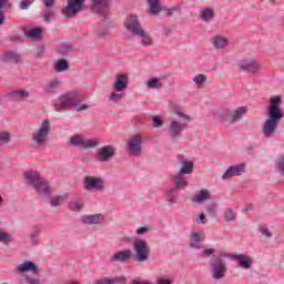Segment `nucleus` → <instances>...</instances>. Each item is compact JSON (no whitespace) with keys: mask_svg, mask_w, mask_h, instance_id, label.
Segmentation results:
<instances>
[{"mask_svg":"<svg viewBox=\"0 0 284 284\" xmlns=\"http://www.w3.org/2000/svg\"><path fill=\"white\" fill-rule=\"evenodd\" d=\"M124 97H125L124 91L113 90V92H111L110 95H109V101L111 103H121V101H123Z\"/></svg>","mask_w":284,"mask_h":284,"instance_id":"obj_39","label":"nucleus"},{"mask_svg":"<svg viewBox=\"0 0 284 284\" xmlns=\"http://www.w3.org/2000/svg\"><path fill=\"white\" fill-rule=\"evenodd\" d=\"M1 63H20L21 54L17 51H7L0 55Z\"/></svg>","mask_w":284,"mask_h":284,"instance_id":"obj_26","label":"nucleus"},{"mask_svg":"<svg viewBox=\"0 0 284 284\" xmlns=\"http://www.w3.org/2000/svg\"><path fill=\"white\" fill-rule=\"evenodd\" d=\"M258 232L262 234V236H265V239H270L272 236V233L270 232L267 225L258 226Z\"/></svg>","mask_w":284,"mask_h":284,"instance_id":"obj_53","label":"nucleus"},{"mask_svg":"<svg viewBox=\"0 0 284 284\" xmlns=\"http://www.w3.org/2000/svg\"><path fill=\"white\" fill-rule=\"evenodd\" d=\"M105 221V215L98 213V214H88V215H82L80 223L82 225H101Z\"/></svg>","mask_w":284,"mask_h":284,"instance_id":"obj_20","label":"nucleus"},{"mask_svg":"<svg viewBox=\"0 0 284 284\" xmlns=\"http://www.w3.org/2000/svg\"><path fill=\"white\" fill-rule=\"evenodd\" d=\"M126 152L131 156H141L143 154V136L141 134H133L126 141Z\"/></svg>","mask_w":284,"mask_h":284,"instance_id":"obj_9","label":"nucleus"},{"mask_svg":"<svg viewBox=\"0 0 284 284\" xmlns=\"http://www.w3.org/2000/svg\"><path fill=\"white\" fill-rule=\"evenodd\" d=\"M84 190H95L97 192H103L105 190V180L101 176L88 175L84 178Z\"/></svg>","mask_w":284,"mask_h":284,"instance_id":"obj_14","label":"nucleus"},{"mask_svg":"<svg viewBox=\"0 0 284 284\" xmlns=\"http://www.w3.org/2000/svg\"><path fill=\"white\" fill-rule=\"evenodd\" d=\"M116 156V148L112 145H103L99 148L95 152V158L100 163H108Z\"/></svg>","mask_w":284,"mask_h":284,"instance_id":"obj_13","label":"nucleus"},{"mask_svg":"<svg viewBox=\"0 0 284 284\" xmlns=\"http://www.w3.org/2000/svg\"><path fill=\"white\" fill-rule=\"evenodd\" d=\"M55 112H85L90 110L89 104L83 103V97L77 92H67L54 100Z\"/></svg>","mask_w":284,"mask_h":284,"instance_id":"obj_3","label":"nucleus"},{"mask_svg":"<svg viewBox=\"0 0 284 284\" xmlns=\"http://www.w3.org/2000/svg\"><path fill=\"white\" fill-rule=\"evenodd\" d=\"M245 168H247L245 163L229 166L222 175V181H227L233 176H241L242 174H245Z\"/></svg>","mask_w":284,"mask_h":284,"instance_id":"obj_16","label":"nucleus"},{"mask_svg":"<svg viewBox=\"0 0 284 284\" xmlns=\"http://www.w3.org/2000/svg\"><path fill=\"white\" fill-rule=\"evenodd\" d=\"M227 274V265L221 256L211 262V276L214 281H221Z\"/></svg>","mask_w":284,"mask_h":284,"instance_id":"obj_11","label":"nucleus"},{"mask_svg":"<svg viewBox=\"0 0 284 284\" xmlns=\"http://www.w3.org/2000/svg\"><path fill=\"white\" fill-rule=\"evenodd\" d=\"M274 165H275V171L280 173V176H284V155L283 154L278 155L275 159Z\"/></svg>","mask_w":284,"mask_h":284,"instance_id":"obj_43","label":"nucleus"},{"mask_svg":"<svg viewBox=\"0 0 284 284\" xmlns=\"http://www.w3.org/2000/svg\"><path fill=\"white\" fill-rule=\"evenodd\" d=\"M22 176L24 185L33 187L38 194H42L43 196H50V194H52L50 184H48V182L43 180L41 174H39L37 171L27 170L23 172Z\"/></svg>","mask_w":284,"mask_h":284,"instance_id":"obj_4","label":"nucleus"},{"mask_svg":"<svg viewBox=\"0 0 284 284\" xmlns=\"http://www.w3.org/2000/svg\"><path fill=\"white\" fill-rule=\"evenodd\" d=\"M173 114H175V116H178V119H181L179 122L180 123H190L192 121V118L187 114H185V112H183V108H181L180 105H173Z\"/></svg>","mask_w":284,"mask_h":284,"instance_id":"obj_32","label":"nucleus"},{"mask_svg":"<svg viewBox=\"0 0 284 284\" xmlns=\"http://www.w3.org/2000/svg\"><path fill=\"white\" fill-rule=\"evenodd\" d=\"M146 6L149 8L150 14H153V17H159V14L163 12L161 0H146Z\"/></svg>","mask_w":284,"mask_h":284,"instance_id":"obj_27","label":"nucleus"},{"mask_svg":"<svg viewBox=\"0 0 284 284\" xmlns=\"http://www.w3.org/2000/svg\"><path fill=\"white\" fill-rule=\"evenodd\" d=\"M211 43L213 44V48H215V50H225V48L230 45V41L223 36H214L211 39Z\"/></svg>","mask_w":284,"mask_h":284,"instance_id":"obj_28","label":"nucleus"},{"mask_svg":"<svg viewBox=\"0 0 284 284\" xmlns=\"http://www.w3.org/2000/svg\"><path fill=\"white\" fill-rule=\"evenodd\" d=\"M7 97L13 101H23V99H30V91L26 89H14L8 92Z\"/></svg>","mask_w":284,"mask_h":284,"instance_id":"obj_25","label":"nucleus"},{"mask_svg":"<svg viewBox=\"0 0 284 284\" xmlns=\"http://www.w3.org/2000/svg\"><path fill=\"white\" fill-rule=\"evenodd\" d=\"M282 103L283 98H281V95H275L270 99L266 113L267 118L262 124V135L264 139H274L278 123H281L283 119V111L281 110Z\"/></svg>","mask_w":284,"mask_h":284,"instance_id":"obj_2","label":"nucleus"},{"mask_svg":"<svg viewBox=\"0 0 284 284\" xmlns=\"http://www.w3.org/2000/svg\"><path fill=\"white\" fill-rule=\"evenodd\" d=\"M51 124L50 120L45 119L41 122L38 130H36L31 135V141L34 148H44L48 143V139L50 136Z\"/></svg>","mask_w":284,"mask_h":284,"instance_id":"obj_6","label":"nucleus"},{"mask_svg":"<svg viewBox=\"0 0 284 284\" xmlns=\"http://www.w3.org/2000/svg\"><path fill=\"white\" fill-rule=\"evenodd\" d=\"M240 68L243 72H247L248 74H256V72H258L262 67L254 60H242L240 61Z\"/></svg>","mask_w":284,"mask_h":284,"instance_id":"obj_22","label":"nucleus"},{"mask_svg":"<svg viewBox=\"0 0 284 284\" xmlns=\"http://www.w3.org/2000/svg\"><path fill=\"white\" fill-rule=\"evenodd\" d=\"M129 83L130 77L126 73H120L115 77L113 82V90H116V92H125V90H128Z\"/></svg>","mask_w":284,"mask_h":284,"instance_id":"obj_21","label":"nucleus"},{"mask_svg":"<svg viewBox=\"0 0 284 284\" xmlns=\"http://www.w3.org/2000/svg\"><path fill=\"white\" fill-rule=\"evenodd\" d=\"M47 10L43 11V21L47 23L50 22V19L54 17V6L53 7H45Z\"/></svg>","mask_w":284,"mask_h":284,"instance_id":"obj_49","label":"nucleus"},{"mask_svg":"<svg viewBox=\"0 0 284 284\" xmlns=\"http://www.w3.org/2000/svg\"><path fill=\"white\" fill-rule=\"evenodd\" d=\"M176 10H179V8L176 7H173V8H165V7H162V12H164L165 17H174V12H176Z\"/></svg>","mask_w":284,"mask_h":284,"instance_id":"obj_55","label":"nucleus"},{"mask_svg":"<svg viewBox=\"0 0 284 284\" xmlns=\"http://www.w3.org/2000/svg\"><path fill=\"white\" fill-rule=\"evenodd\" d=\"M65 199H68V195H58L50 199V205L52 207H61L63 203L65 202Z\"/></svg>","mask_w":284,"mask_h":284,"instance_id":"obj_46","label":"nucleus"},{"mask_svg":"<svg viewBox=\"0 0 284 284\" xmlns=\"http://www.w3.org/2000/svg\"><path fill=\"white\" fill-rule=\"evenodd\" d=\"M172 185L171 189L179 192V190H185L187 187V178L181 173H176L171 176Z\"/></svg>","mask_w":284,"mask_h":284,"instance_id":"obj_23","label":"nucleus"},{"mask_svg":"<svg viewBox=\"0 0 284 284\" xmlns=\"http://www.w3.org/2000/svg\"><path fill=\"white\" fill-rule=\"evenodd\" d=\"M163 79H168V75H161L160 78L153 77L150 78L146 82L145 85L149 88V90H161L163 88Z\"/></svg>","mask_w":284,"mask_h":284,"instance_id":"obj_30","label":"nucleus"},{"mask_svg":"<svg viewBox=\"0 0 284 284\" xmlns=\"http://www.w3.org/2000/svg\"><path fill=\"white\" fill-rule=\"evenodd\" d=\"M205 81H207V77L205 74L200 73L193 78V82L195 83V85H203Z\"/></svg>","mask_w":284,"mask_h":284,"instance_id":"obj_52","label":"nucleus"},{"mask_svg":"<svg viewBox=\"0 0 284 284\" xmlns=\"http://www.w3.org/2000/svg\"><path fill=\"white\" fill-rule=\"evenodd\" d=\"M58 52H60V54H68V52H72V44H68V43L59 44Z\"/></svg>","mask_w":284,"mask_h":284,"instance_id":"obj_51","label":"nucleus"},{"mask_svg":"<svg viewBox=\"0 0 284 284\" xmlns=\"http://www.w3.org/2000/svg\"><path fill=\"white\" fill-rule=\"evenodd\" d=\"M93 34L97 39H103V37H108L110 34V28L108 27H98L93 29Z\"/></svg>","mask_w":284,"mask_h":284,"instance_id":"obj_45","label":"nucleus"},{"mask_svg":"<svg viewBox=\"0 0 284 284\" xmlns=\"http://www.w3.org/2000/svg\"><path fill=\"white\" fill-rule=\"evenodd\" d=\"M210 199H212L210 190L203 189L192 197V201L193 203H205V201H210Z\"/></svg>","mask_w":284,"mask_h":284,"instance_id":"obj_31","label":"nucleus"},{"mask_svg":"<svg viewBox=\"0 0 284 284\" xmlns=\"http://www.w3.org/2000/svg\"><path fill=\"white\" fill-rule=\"evenodd\" d=\"M53 69L58 73L65 72V70H70V62L63 58L59 59L53 63Z\"/></svg>","mask_w":284,"mask_h":284,"instance_id":"obj_35","label":"nucleus"},{"mask_svg":"<svg viewBox=\"0 0 284 284\" xmlns=\"http://www.w3.org/2000/svg\"><path fill=\"white\" fill-rule=\"evenodd\" d=\"M156 284H172V281L169 278H158Z\"/></svg>","mask_w":284,"mask_h":284,"instance_id":"obj_63","label":"nucleus"},{"mask_svg":"<svg viewBox=\"0 0 284 284\" xmlns=\"http://www.w3.org/2000/svg\"><path fill=\"white\" fill-rule=\"evenodd\" d=\"M187 124H185V122L171 119L168 123L166 136H169L171 141H179V139H183V132H185Z\"/></svg>","mask_w":284,"mask_h":284,"instance_id":"obj_8","label":"nucleus"},{"mask_svg":"<svg viewBox=\"0 0 284 284\" xmlns=\"http://www.w3.org/2000/svg\"><path fill=\"white\" fill-rule=\"evenodd\" d=\"M134 254L130 250H121L113 253L109 261L110 263H128V261H132Z\"/></svg>","mask_w":284,"mask_h":284,"instance_id":"obj_18","label":"nucleus"},{"mask_svg":"<svg viewBox=\"0 0 284 284\" xmlns=\"http://www.w3.org/2000/svg\"><path fill=\"white\" fill-rule=\"evenodd\" d=\"M196 223H202V225H207V220L205 217V213H201L199 215V219H197Z\"/></svg>","mask_w":284,"mask_h":284,"instance_id":"obj_58","label":"nucleus"},{"mask_svg":"<svg viewBox=\"0 0 284 284\" xmlns=\"http://www.w3.org/2000/svg\"><path fill=\"white\" fill-rule=\"evenodd\" d=\"M247 106H239L234 110L230 108H222L217 113L220 123H227V125H234L247 114Z\"/></svg>","mask_w":284,"mask_h":284,"instance_id":"obj_5","label":"nucleus"},{"mask_svg":"<svg viewBox=\"0 0 284 284\" xmlns=\"http://www.w3.org/2000/svg\"><path fill=\"white\" fill-rule=\"evenodd\" d=\"M206 212L211 219H216L219 214V204L216 202H212L206 206Z\"/></svg>","mask_w":284,"mask_h":284,"instance_id":"obj_47","label":"nucleus"},{"mask_svg":"<svg viewBox=\"0 0 284 284\" xmlns=\"http://www.w3.org/2000/svg\"><path fill=\"white\" fill-rule=\"evenodd\" d=\"M83 205H84L83 200H73L69 202L68 207L71 212L79 213L81 212V210H83Z\"/></svg>","mask_w":284,"mask_h":284,"instance_id":"obj_41","label":"nucleus"},{"mask_svg":"<svg viewBox=\"0 0 284 284\" xmlns=\"http://www.w3.org/2000/svg\"><path fill=\"white\" fill-rule=\"evenodd\" d=\"M12 136L10 135L9 132L1 131L0 132V148L3 145H8L10 143Z\"/></svg>","mask_w":284,"mask_h":284,"instance_id":"obj_48","label":"nucleus"},{"mask_svg":"<svg viewBox=\"0 0 284 284\" xmlns=\"http://www.w3.org/2000/svg\"><path fill=\"white\" fill-rule=\"evenodd\" d=\"M16 274H26V272H32V274H39V266L34 262L27 261L16 267Z\"/></svg>","mask_w":284,"mask_h":284,"instance_id":"obj_24","label":"nucleus"},{"mask_svg":"<svg viewBox=\"0 0 284 284\" xmlns=\"http://www.w3.org/2000/svg\"><path fill=\"white\" fill-rule=\"evenodd\" d=\"M203 241H205V232L203 231H191L190 235V247L191 250H203Z\"/></svg>","mask_w":284,"mask_h":284,"instance_id":"obj_17","label":"nucleus"},{"mask_svg":"<svg viewBox=\"0 0 284 284\" xmlns=\"http://www.w3.org/2000/svg\"><path fill=\"white\" fill-rule=\"evenodd\" d=\"M215 250L214 248H205L202 252V256H212V254H214Z\"/></svg>","mask_w":284,"mask_h":284,"instance_id":"obj_60","label":"nucleus"},{"mask_svg":"<svg viewBox=\"0 0 284 284\" xmlns=\"http://www.w3.org/2000/svg\"><path fill=\"white\" fill-rule=\"evenodd\" d=\"M125 284V277H103L102 280H98L94 284Z\"/></svg>","mask_w":284,"mask_h":284,"instance_id":"obj_38","label":"nucleus"},{"mask_svg":"<svg viewBox=\"0 0 284 284\" xmlns=\"http://www.w3.org/2000/svg\"><path fill=\"white\" fill-rule=\"evenodd\" d=\"M152 123L153 128H163V120H161V118H159L158 115L152 116Z\"/></svg>","mask_w":284,"mask_h":284,"instance_id":"obj_56","label":"nucleus"},{"mask_svg":"<svg viewBox=\"0 0 284 284\" xmlns=\"http://www.w3.org/2000/svg\"><path fill=\"white\" fill-rule=\"evenodd\" d=\"M124 28L129 34H132V37H139L142 31L145 30L143 24H141V20H139V16L136 14L126 17L124 21Z\"/></svg>","mask_w":284,"mask_h":284,"instance_id":"obj_10","label":"nucleus"},{"mask_svg":"<svg viewBox=\"0 0 284 284\" xmlns=\"http://www.w3.org/2000/svg\"><path fill=\"white\" fill-rule=\"evenodd\" d=\"M3 8H12L10 0H0V28L6 23V14L3 13Z\"/></svg>","mask_w":284,"mask_h":284,"instance_id":"obj_42","label":"nucleus"},{"mask_svg":"<svg viewBox=\"0 0 284 284\" xmlns=\"http://www.w3.org/2000/svg\"><path fill=\"white\" fill-rule=\"evenodd\" d=\"M12 235L3 232L1 229H0V242L3 243L4 245H10V243H12Z\"/></svg>","mask_w":284,"mask_h":284,"instance_id":"obj_50","label":"nucleus"},{"mask_svg":"<svg viewBox=\"0 0 284 284\" xmlns=\"http://www.w3.org/2000/svg\"><path fill=\"white\" fill-rule=\"evenodd\" d=\"M42 32L43 30H41V28L36 27L29 31H24V37H27L28 39H33V41H39V39H41Z\"/></svg>","mask_w":284,"mask_h":284,"instance_id":"obj_37","label":"nucleus"},{"mask_svg":"<svg viewBox=\"0 0 284 284\" xmlns=\"http://www.w3.org/2000/svg\"><path fill=\"white\" fill-rule=\"evenodd\" d=\"M44 8H52L54 6V0H43Z\"/></svg>","mask_w":284,"mask_h":284,"instance_id":"obj_62","label":"nucleus"},{"mask_svg":"<svg viewBox=\"0 0 284 284\" xmlns=\"http://www.w3.org/2000/svg\"><path fill=\"white\" fill-rule=\"evenodd\" d=\"M131 284H152V283L133 280Z\"/></svg>","mask_w":284,"mask_h":284,"instance_id":"obj_64","label":"nucleus"},{"mask_svg":"<svg viewBox=\"0 0 284 284\" xmlns=\"http://www.w3.org/2000/svg\"><path fill=\"white\" fill-rule=\"evenodd\" d=\"M91 11L98 14L101 21L110 19V8L112 0H92ZM85 0H68L65 8L62 9V14L65 19H74L80 12H83Z\"/></svg>","mask_w":284,"mask_h":284,"instance_id":"obj_1","label":"nucleus"},{"mask_svg":"<svg viewBox=\"0 0 284 284\" xmlns=\"http://www.w3.org/2000/svg\"><path fill=\"white\" fill-rule=\"evenodd\" d=\"M239 214L232 209H225L223 212V217L226 223H234Z\"/></svg>","mask_w":284,"mask_h":284,"instance_id":"obj_40","label":"nucleus"},{"mask_svg":"<svg viewBox=\"0 0 284 284\" xmlns=\"http://www.w3.org/2000/svg\"><path fill=\"white\" fill-rule=\"evenodd\" d=\"M70 145L73 148H81L82 150H92L98 148L99 141L92 139H83V135L75 134L70 138Z\"/></svg>","mask_w":284,"mask_h":284,"instance_id":"obj_12","label":"nucleus"},{"mask_svg":"<svg viewBox=\"0 0 284 284\" xmlns=\"http://www.w3.org/2000/svg\"><path fill=\"white\" fill-rule=\"evenodd\" d=\"M225 258H230L231 261H237L239 267L242 270H252V257L246 256L244 254H233V253H224L221 254Z\"/></svg>","mask_w":284,"mask_h":284,"instance_id":"obj_15","label":"nucleus"},{"mask_svg":"<svg viewBox=\"0 0 284 284\" xmlns=\"http://www.w3.org/2000/svg\"><path fill=\"white\" fill-rule=\"evenodd\" d=\"M26 281L29 284H41V280L39 278L27 277Z\"/></svg>","mask_w":284,"mask_h":284,"instance_id":"obj_61","label":"nucleus"},{"mask_svg":"<svg viewBox=\"0 0 284 284\" xmlns=\"http://www.w3.org/2000/svg\"><path fill=\"white\" fill-rule=\"evenodd\" d=\"M32 3H34V0H21L19 3V8L20 10H29Z\"/></svg>","mask_w":284,"mask_h":284,"instance_id":"obj_54","label":"nucleus"},{"mask_svg":"<svg viewBox=\"0 0 284 284\" xmlns=\"http://www.w3.org/2000/svg\"><path fill=\"white\" fill-rule=\"evenodd\" d=\"M59 85H61V81L59 79L54 78L43 85V90L48 94H52V93L57 92V90H59Z\"/></svg>","mask_w":284,"mask_h":284,"instance_id":"obj_33","label":"nucleus"},{"mask_svg":"<svg viewBox=\"0 0 284 284\" xmlns=\"http://www.w3.org/2000/svg\"><path fill=\"white\" fill-rule=\"evenodd\" d=\"M10 41H12L13 43H23V37H21V36H12L10 38Z\"/></svg>","mask_w":284,"mask_h":284,"instance_id":"obj_59","label":"nucleus"},{"mask_svg":"<svg viewBox=\"0 0 284 284\" xmlns=\"http://www.w3.org/2000/svg\"><path fill=\"white\" fill-rule=\"evenodd\" d=\"M39 236H41V230L34 226L29 235L31 245H39Z\"/></svg>","mask_w":284,"mask_h":284,"instance_id":"obj_44","label":"nucleus"},{"mask_svg":"<svg viewBox=\"0 0 284 284\" xmlns=\"http://www.w3.org/2000/svg\"><path fill=\"white\" fill-rule=\"evenodd\" d=\"M176 190L169 187L165 190V194H166V203L169 205V207H172V205H174L175 203H178L179 197L176 196Z\"/></svg>","mask_w":284,"mask_h":284,"instance_id":"obj_36","label":"nucleus"},{"mask_svg":"<svg viewBox=\"0 0 284 284\" xmlns=\"http://www.w3.org/2000/svg\"><path fill=\"white\" fill-rule=\"evenodd\" d=\"M132 247L138 263H145V261H150L151 248L145 240L136 239L133 241Z\"/></svg>","mask_w":284,"mask_h":284,"instance_id":"obj_7","label":"nucleus"},{"mask_svg":"<svg viewBox=\"0 0 284 284\" xmlns=\"http://www.w3.org/2000/svg\"><path fill=\"white\" fill-rule=\"evenodd\" d=\"M216 17L214 10L212 8H203L200 10V19L204 21V23H210Z\"/></svg>","mask_w":284,"mask_h":284,"instance_id":"obj_34","label":"nucleus"},{"mask_svg":"<svg viewBox=\"0 0 284 284\" xmlns=\"http://www.w3.org/2000/svg\"><path fill=\"white\" fill-rule=\"evenodd\" d=\"M148 232H150L148 226H141L136 229L135 234H138V236H143L144 234H148Z\"/></svg>","mask_w":284,"mask_h":284,"instance_id":"obj_57","label":"nucleus"},{"mask_svg":"<svg viewBox=\"0 0 284 284\" xmlns=\"http://www.w3.org/2000/svg\"><path fill=\"white\" fill-rule=\"evenodd\" d=\"M135 37L140 39V44L143 48H150L154 45V39L152 38V34H150V32H148L145 29L139 36Z\"/></svg>","mask_w":284,"mask_h":284,"instance_id":"obj_29","label":"nucleus"},{"mask_svg":"<svg viewBox=\"0 0 284 284\" xmlns=\"http://www.w3.org/2000/svg\"><path fill=\"white\" fill-rule=\"evenodd\" d=\"M178 163L181 165L178 174H182L183 176L187 174H192L194 172V162L185 159L184 155H178Z\"/></svg>","mask_w":284,"mask_h":284,"instance_id":"obj_19","label":"nucleus"}]
</instances>
